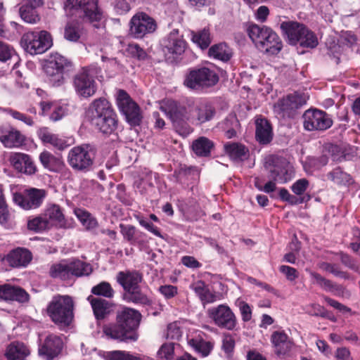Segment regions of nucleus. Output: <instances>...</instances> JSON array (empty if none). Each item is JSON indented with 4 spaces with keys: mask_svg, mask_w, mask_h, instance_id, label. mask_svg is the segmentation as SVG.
Returning <instances> with one entry per match:
<instances>
[{
    "mask_svg": "<svg viewBox=\"0 0 360 360\" xmlns=\"http://www.w3.org/2000/svg\"><path fill=\"white\" fill-rule=\"evenodd\" d=\"M219 81V77L214 70L207 68L193 69L186 75L184 84L191 89L214 86Z\"/></svg>",
    "mask_w": 360,
    "mask_h": 360,
    "instance_id": "9",
    "label": "nucleus"
},
{
    "mask_svg": "<svg viewBox=\"0 0 360 360\" xmlns=\"http://www.w3.org/2000/svg\"><path fill=\"white\" fill-rule=\"evenodd\" d=\"M182 335V331L176 323H172L168 325L167 330V338L178 340Z\"/></svg>",
    "mask_w": 360,
    "mask_h": 360,
    "instance_id": "57",
    "label": "nucleus"
},
{
    "mask_svg": "<svg viewBox=\"0 0 360 360\" xmlns=\"http://www.w3.org/2000/svg\"><path fill=\"white\" fill-rule=\"evenodd\" d=\"M8 115H10L13 119L19 120L25 123L27 126H33L34 120L32 117L27 115L19 111L9 109L7 110Z\"/></svg>",
    "mask_w": 360,
    "mask_h": 360,
    "instance_id": "54",
    "label": "nucleus"
},
{
    "mask_svg": "<svg viewBox=\"0 0 360 360\" xmlns=\"http://www.w3.org/2000/svg\"><path fill=\"white\" fill-rule=\"evenodd\" d=\"M318 266L320 269L326 271H328L333 274L335 276L339 277H345V274L340 271L339 267L334 264H330L328 262H321L318 264Z\"/></svg>",
    "mask_w": 360,
    "mask_h": 360,
    "instance_id": "56",
    "label": "nucleus"
},
{
    "mask_svg": "<svg viewBox=\"0 0 360 360\" xmlns=\"http://www.w3.org/2000/svg\"><path fill=\"white\" fill-rule=\"evenodd\" d=\"M236 304L239 308L242 320L245 322L249 321L252 319V309L250 306L241 300H238Z\"/></svg>",
    "mask_w": 360,
    "mask_h": 360,
    "instance_id": "52",
    "label": "nucleus"
},
{
    "mask_svg": "<svg viewBox=\"0 0 360 360\" xmlns=\"http://www.w3.org/2000/svg\"><path fill=\"white\" fill-rule=\"evenodd\" d=\"M63 347L62 339L56 335L46 336L39 347V354L46 360H53L61 352Z\"/></svg>",
    "mask_w": 360,
    "mask_h": 360,
    "instance_id": "20",
    "label": "nucleus"
},
{
    "mask_svg": "<svg viewBox=\"0 0 360 360\" xmlns=\"http://www.w3.org/2000/svg\"><path fill=\"white\" fill-rule=\"evenodd\" d=\"M309 186V181L306 179H300L296 181L291 186L292 192L297 195H302Z\"/></svg>",
    "mask_w": 360,
    "mask_h": 360,
    "instance_id": "59",
    "label": "nucleus"
},
{
    "mask_svg": "<svg viewBox=\"0 0 360 360\" xmlns=\"http://www.w3.org/2000/svg\"><path fill=\"white\" fill-rule=\"evenodd\" d=\"M90 122L103 134H110L117 127V117L110 103L104 98L95 99L89 105Z\"/></svg>",
    "mask_w": 360,
    "mask_h": 360,
    "instance_id": "2",
    "label": "nucleus"
},
{
    "mask_svg": "<svg viewBox=\"0 0 360 360\" xmlns=\"http://www.w3.org/2000/svg\"><path fill=\"white\" fill-rule=\"evenodd\" d=\"M73 86L79 97L93 96L97 90L93 70L87 67L82 68L73 77Z\"/></svg>",
    "mask_w": 360,
    "mask_h": 360,
    "instance_id": "10",
    "label": "nucleus"
},
{
    "mask_svg": "<svg viewBox=\"0 0 360 360\" xmlns=\"http://www.w3.org/2000/svg\"><path fill=\"white\" fill-rule=\"evenodd\" d=\"M43 214L49 222L51 228H65L66 220L63 210L60 205L55 203L47 204L44 210Z\"/></svg>",
    "mask_w": 360,
    "mask_h": 360,
    "instance_id": "25",
    "label": "nucleus"
},
{
    "mask_svg": "<svg viewBox=\"0 0 360 360\" xmlns=\"http://www.w3.org/2000/svg\"><path fill=\"white\" fill-rule=\"evenodd\" d=\"M174 355V344L166 343L162 345L158 352V356L161 359L170 360Z\"/></svg>",
    "mask_w": 360,
    "mask_h": 360,
    "instance_id": "55",
    "label": "nucleus"
},
{
    "mask_svg": "<svg viewBox=\"0 0 360 360\" xmlns=\"http://www.w3.org/2000/svg\"><path fill=\"white\" fill-rule=\"evenodd\" d=\"M135 219L139 221V224L144 227L146 230L153 233L155 236L161 237V233L158 229L152 223L146 221L141 215H135Z\"/></svg>",
    "mask_w": 360,
    "mask_h": 360,
    "instance_id": "58",
    "label": "nucleus"
},
{
    "mask_svg": "<svg viewBox=\"0 0 360 360\" xmlns=\"http://www.w3.org/2000/svg\"><path fill=\"white\" fill-rule=\"evenodd\" d=\"M271 30L270 27L266 26L252 24L248 27L247 33L252 42L259 46L262 41H264L266 37L269 34Z\"/></svg>",
    "mask_w": 360,
    "mask_h": 360,
    "instance_id": "36",
    "label": "nucleus"
},
{
    "mask_svg": "<svg viewBox=\"0 0 360 360\" xmlns=\"http://www.w3.org/2000/svg\"><path fill=\"white\" fill-rule=\"evenodd\" d=\"M209 56L222 61H228L231 57V52L226 44L221 43L210 47Z\"/></svg>",
    "mask_w": 360,
    "mask_h": 360,
    "instance_id": "43",
    "label": "nucleus"
},
{
    "mask_svg": "<svg viewBox=\"0 0 360 360\" xmlns=\"http://www.w3.org/2000/svg\"><path fill=\"white\" fill-rule=\"evenodd\" d=\"M305 103V97L295 93L279 100L275 105V110L283 117H291L295 115L296 110Z\"/></svg>",
    "mask_w": 360,
    "mask_h": 360,
    "instance_id": "18",
    "label": "nucleus"
},
{
    "mask_svg": "<svg viewBox=\"0 0 360 360\" xmlns=\"http://www.w3.org/2000/svg\"><path fill=\"white\" fill-rule=\"evenodd\" d=\"M34 5H22L19 10L22 20L30 24H36L40 20V16Z\"/></svg>",
    "mask_w": 360,
    "mask_h": 360,
    "instance_id": "42",
    "label": "nucleus"
},
{
    "mask_svg": "<svg viewBox=\"0 0 360 360\" xmlns=\"http://www.w3.org/2000/svg\"><path fill=\"white\" fill-rule=\"evenodd\" d=\"M307 271L309 272L313 283L319 285L326 290H332L333 289V283L330 280L326 279L315 271L307 269Z\"/></svg>",
    "mask_w": 360,
    "mask_h": 360,
    "instance_id": "49",
    "label": "nucleus"
},
{
    "mask_svg": "<svg viewBox=\"0 0 360 360\" xmlns=\"http://www.w3.org/2000/svg\"><path fill=\"white\" fill-rule=\"evenodd\" d=\"M71 64L59 54L52 56L45 65V72L49 77V81L53 86H60L63 83L64 74L69 70Z\"/></svg>",
    "mask_w": 360,
    "mask_h": 360,
    "instance_id": "12",
    "label": "nucleus"
},
{
    "mask_svg": "<svg viewBox=\"0 0 360 360\" xmlns=\"http://www.w3.org/2000/svg\"><path fill=\"white\" fill-rule=\"evenodd\" d=\"M191 35L192 41L202 49H207L211 43L210 33L208 29L204 28L197 32H192Z\"/></svg>",
    "mask_w": 360,
    "mask_h": 360,
    "instance_id": "46",
    "label": "nucleus"
},
{
    "mask_svg": "<svg viewBox=\"0 0 360 360\" xmlns=\"http://www.w3.org/2000/svg\"><path fill=\"white\" fill-rule=\"evenodd\" d=\"M207 314L219 328L232 330L237 325V318L227 304H223L211 307L207 310Z\"/></svg>",
    "mask_w": 360,
    "mask_h": 360,
    "instance_id": "14",
    "label": "nucleus"
},
{
    "mask_svg": "<svg viewBox=\"0 0 360 360\" xmlns=\"http://www.w3.org/2000/svg\"><path fill=\"white\" fill-rule=\"evenodd\" d=\"M271 342L276 354H285L291 348V342L284 331H274L271 336Z\"/></svg>",
    "mask_w": 360,
    "mask_h": 360,
    "instance_id": "30",
    "label": "nucleus"
},
{
    "mask_svg": "<svg viewBox=\"0 0 360 360\" xmlns=\"http://www.w3.org/2000/svg\"><path fill=\"white\" fill-rule=\"evenodd\" d=\"M27 229L34 232H42L51 228L42 213L40 215L28 219Z\"/></svg>",
    "mask_w": 360,
    "mask_h": 360,
    "instance_id": "47",
    "label": "nucleus"
},
{
    "mask_svg": "<svg viewBox=\"0 0 360 360\" xmlns=\"http://www.w3.org/2000/svg\"><path fill=\"white\" fill-rule=\"evenodd\" d=\"M116 278L124 292L139 286V283L142 281L141 274L137 271H120Z\"/></svg>",
    "mask_w": 360,
    "mask_h": 360,
    "instance_id": "29",
    "label": "nucleus"
},
{
    "mask_svg": "<svg viewBox=\"0 0 360 360\" xmlns=\"http://www.w3.org/2000/svg\"><path fill=\"white\" fill-rule=\"evenodd\" d=\"M108 360H143L140 357L133 356L123 351H112L108 354Z\"/></svg>",
    "mask_w": 360,
    "mask_h": 360,
    "instance_id": "51",
    "label": "nucleus"
},
{
    "mask_svg": "<svg viewBox=\"0 0 360 360\" xmlns=\"http://www.w3.org/2000/svg\"><path fill=\"white\" fill-rule=\"evenodd\" d=\"M30 354V349L23 342L18 341L9 344L5 354L8 360H26Z\"/></svg>",
    "mask_w": 360,
    "mask_h": 360,
    "instance_id": "31",
    "label": "nucleus"
},
{
    "mask_svg": "<svg viewBox=\"0 0 360 360\" xmlns=\"http://www.w3.org/2000/svg\"><path fill=\"white\" fill-rule=\"evenodd\" d=\"M65 8L70 12L75 11L77 15L90 22H98L102 18L97 0H66Z\"/></svg>",
    "mask_w": 360,
    "mask_h": 360,
    "instance_id": "8",
    "label": "nucleus"
},
{
    "mask_svg": "<svg viewBox=\"0 0 360 360\" xmlns=\"http://www.w3.org/2000/svg\"><path fill=\"white\" fill-rule=\"evenodd\" d=\"M225 153L234 161H243L248 158V149L243 144L228 142L224 145Z\"/></svg>",
    "mask_w": 360,
    "mask_h": 360,
    "instance_id": "32",
    "label": "nucleus"
},
{
    "mask_svg": "<svg viewBox=\"0 0 360 360\" xmlns=\"http://www.w3.org/2000/svg\"><path fill=\"white\" fill-rule=\"evenodd\" d=\"M141 318L139 311L127 307H123L116 314V321L121 323L130 333H136Z\"/></svg>",
    "mask_w": 360,
    "mask_h": 360,
    "instance_id": "22",
    "label": "nucleus"
},
{
    "mask_svg": "<svg viewBox=\"0 0 360 360\" xmlns=\"http://www.w3.org/2000/svg\"><path fill=\"white\" fill-rule=\"evenodd\" d=\"M29 300V294L22 288L11 284L0 285V301L25 303Z\"/></svg>",
    "mask_w": 360,
    "mask_h": 360,
    "instance_id": "24",
    "label": "nucleus"
},
{
    "mask_svg": "<svg viewBox=\"0 0 360 360\" xmlns=\"http://www.w3.org/2000/svg\"><path fill=\"white\" fill-rule=\"evenodd\" d=\"M65 38L71 41H76L79 38V34L77 29L71 25H68L65 29Z\"/></svg>",
    "mask_w": 360,
    "mask_h": 360,
    "instance_id": "63",
    "label": "nucleus"
},
{
    "mask_svg": "<svg viewBox=\"0 0 360 360\" xmlns=\"http://www.w3.org/2000/svg\"><path fill=\"white\" fill-rule=\"evenodd\" d=\"M75 214L86 230H93L98 227L97 219L87 211L82 209H76Z\"/></svg>",
    "mask_w": 360,
    "mask_h": 360,
    "instance_id": "44",
    "label": "nucleus"
},
{
    "mask_svg": "<svg viewBox=\"0 0 360 360\" xmlns=\"http://www.w3.org/2000/svg\"><path fill=\"white\" fill-rule=\"evenodd\" d=\"M95 155V149L89 144L74 146L68 152V163L77 172H86L94 165Z\"/></svg>",
    "mask_w": 360,
    "mask_h": 360,
    "instance_id": "5",
    "label": "nucleus"
},
{
    "mask_svg": "<svg viewBox=\"0 0 360 360\" xmlns=\"http://www.w3.org/2000/svg\"><path fill=\"white\" fill-rule=\"evenodd\" d=\"M123 299L127 302H133L137 304H151L150 299L142 292L140 285L127 292H124Z\"/></svg>",
    "mask_w": 360,
    "mask_h": 360,
    "instance_id": "38",
    "label": "nucleus"
},
{
    "mask_svg": "<svg viewBox=\"0 0 360 360\" xmlns=\"http://www.w3.org/2000/svg\"><path fill=\"white\" fill-rule=\"evenodd\" d=\"M160 110L170 119L176 131L183 136L193 131L190 123L202 124L210 121L215 115L214 108L208 102L187 99L179 103L173 100L162 102Z\"/></svg>",
    "mask_w": 360,
    "mask_h": 360,
    "instance_id": "1",
    "label": "nucleus"
},
{
    "mask_svg": "<svg viewBox=\"0 0 360 360\" xmlns=\"http://www.w3.org/2000/svg\"><path fill=\"white\" fill-rule=\"evenodd\" d=\"M163 51L173 58L181 55L186 49V41L178 30H172L161 41Z\"/></svg>",
    "mask_w": 360,
    "mask_h": 360,
    "instance_id": "17",
    "label": "nucleus"
},
{
    "mask_svg": "<svg viewBox=\"0 0 360 360\" xmlns=\"http://www.w3.org/2000/svg\"><path fill=\"white\" fill-rule=\"evenodd\" d=\"M157 29L155 20L145 13H138L129 22V34L135 39H141Z\"/></svg>",
    "mask_w": 360,
    "mask_h": 360,
    "instance_id": "13",
    "label": "nucleus"
},
{
    "mask_svg": "<svg viewBox=\"0 0 360 360\" xmlns=\"http://www.w3.org/2000/svg\"><path fill=\"white\" fill-rule=\"evenodd\" d=\"M39 139L44 144H50L58 150H63L65 149L68 144L67 141L58 134L52 133L47 127L40 128L37 131Z\"/></svg>",
    "mask_w": 360,
    "mask_h": 360,
    "instance_id": "28",
    "label": "nucleus"
},
{
    "mask_svg": "<svg viewBox=\"0 0 360 360\" xmlns=\"http://www.w3.org/2000/svg\"><path fill=\"white\" fill-rule=\"evenodd\" d=\"M264 169L268 172V176L277 183L285 184L290 181L294 176L292 165L285 158L276 155H269L266 158Z\"/></svg>",
    "mask_w": 360,
    "mask_h": 360,
    "instance_id": "6",
    "label": "nucleus"
},
{
    "mask_svg": "<svg viewBox=\"0 0 360 360\" xmlns=\"http://www.w3.org/2000/svg\"><path fill=\"white\" fill-rule=\"evenodd\" d=\"M39 159L44 167L51 172H58L65 167L61 158L46 150L40 153Z\"/></svg>",
    "mask_w": 360,
    "mask_h": 360,
    "instance_id": "34",
    "label": "nucleus"
},
{
    "mask_svg": "<svg viewBox=\"0 0 360 360\" xmlns=\"http://www.w3.org/2000/svg\"><path fill=\"white\" fill-rule=\"evenodd\" d=\"M120 232L124 240L131 244H140L143 242L142 238L145 233L136 230L132 225L120 224Z\"/></svg>",
    "mask_w": 360,
    "mask_h": 360,
    "instance_id": "40",
    "label": "nucleus"
},
{
    "mask_svg": "<svg viewBox=\"0 0 360 360\" xmlns=\"http://www.w3.org/2000/svg\"><path fill=\"white\" fill-rule=\"evenodd\" d=\"M65 114V109L63 106L56 104L52 112L49 115V119L53 122H57L61 120Z\"/></svg>",
    "mask_w": 360,
    "mask_h": 360,
    "instance_id": "64",
    "label": "nucleus"
},
{
    "mask_svg": "<svg viewBox=\"0 0 360 360\" xmlns=\"http://www.w3.org/2000/svg\"><path fill=\"white\" fill-rule=\"evenodd\" d=\"M88 300L91 303L96 319H103L106 314L110 313L111 304L107 300L102 298L93 297L91 296L88 297Z\"/></svg>",
    "mask_w": 360,
    "mask_h": 360,
    "instance_id": "37",
    "label": "nucleus"
},
{
    "mask_svg": "<svg viewBox=\"0 0 360 360\" xmlns=\"http://www.w3.org/2000/svg\"><path fill=\"white\" fill-rule=\"evenodd\" d=\"M92 271L90 264L79 259L62 260L59 263L53 264L49 270L52 278L62 280L70 279L72 276H88Z\"/></svg>",
    "mask_w": 360,
    "mask_h": 360,
    "instance_id": "4",
    "label": "nucleus"
},
{
    "mask_svg": "<svg viewBox=\"0 0 360 360\" xmlns=\"http://www.w3.org/2000/svg\"><path fill=\"white\" fill-rule=\"evenodd\" d=\"M21 46L31 55L41 54L53 45L51 35L47 31H29L20 39Z\"/></svg>",
    "mask_w": 360,
    "mask_h": 360,
    "instance_id": "7",
    "label": "nucleus"
},
{
    "mask_svg": "<svg viewBox=\"0 0 360 360\" xmlns=\"http://www.w3.org/2000/svg\"><path fill=\"white\" fill-rule=\"evenodd\" d=\"M158 290L167 300L173 298L178 293L177 287L172 285H161Z\"/></svg>",
    "mask_w": 360,
    "mask_h": 360,
    "instance_id": "60",
    "label": "nucleus"
},
{
    "mask_svg": "<svg viewBox=\"0 0 360 360\" xmlns=\"http://www.w3.org/2000/svg\"><path fill=\"white\" fill-rule=\"evenodd\" d=\"M103 334L108 338L119 340L120 341L132 340L138 339L136 333H129L125 328L117 321L115 323H110L103 326Z\"/></svg>",
    "mask_w": 360,
    "mask_h": 360,
    "instance_id": "23",
    "label": "nucleus"
},
{
    "mask_svg": "<svg viewBox=\"0 0 360 360\" xmlns=\"http://www.w3.org/2000/svg\"><path fill=\"white\" fill-rule=\"evenodd\" d=\"M0 142L8 148H20L25 144V136L9 124L0 125Z\"/></svg>",
    "mask_w": 360,
    "mask_h": 360,
    "instance_id": "19",
    "label": "nucleus"
},
{
    "mask_svg": "<svg viewBox=\"0 0 360 360\" xmlns=\"http://www.w3.org/2000/svg\"><path fill=\"white\" fill-rule=\"evenodd\" d=\"M328 178L339 186H347L352 182L350 175L343 172L340 167H337L329 172Z\"/></svg>",
    "mask_w": 360,
    "mask_h": 360,
    "instance_id": "45",
    "label": "nucleus"
},
{
    "mask_svg": "<svg viewBox=\"0 0 360 360\" xmlns=\"http://www.w3.org/2000/svg\"><path fill=\"white\" fill-rule=\"evenodd\" d=\"M15 51L8 44L0 41V60L6 61L14 54Z\"/></svg>",
    "mask_w": 360,
    "mask_h": 360,
    "instance_id": "62",
    "label": "nucleus"
},
{
    "mask_svg": "<svg viewBox=\"0 0 360 360\" xmlns=\"http://www.w3.org/2000/svg\"><path fill=\"white\" fill-rule=\"evenodd\" d=\"M306 311L311 316H325L326 311L325 308L319 304H311L306 307Z\"/></svg>",
    "mask_w": 360,
    "mask_h": 360,
    "instance_id": "61",
    "label": "nucleus"
},
{
    "mask_svg": "<svg viewBox=\"0 0 360 360\" xmlns=\"http://www.w3.org/2000/svg\"><path fill=\"white\" fill-rule=\"evenodd\" d=\"M91 292L96 295L103 296L107 298H111L114 295V290L110 284L105 281L101 282L93 287Z\"/></svg>",
    "mask_w": 360,
    "mask_h": 360,
    "instance_id": "50",
    "label": "nucleus"
},
{
    "mask_svg": "<svg viewBox=\"0 0 360 360\" xmlns=\"http://www.w3.org/2000/svg\"><path fill=\"white\" fill-rule=\"evenodd\" d=\"M127 51L131 56L136 58L139 60H143L147 56L146 51L136 43L129 44L127 48Z\"/></svg>",
    "mask_w": 360,
    "mask_h": 360,
    "instance_id": "53",
    "label": "nucleus"
},
{
    "mask_svg": "<svg viewBox=\"0 0 360 360\" xmlns=\"http://www.w3.org/2000/svg\"><path fill=\"white\" fill-rule=\"evenodd\" d=\"M302 117L304 128L307 131H324L333 124L330 115L317 109L306 110Z\"/></svg>",
    "mask_w": 360,
    "mask_h": 360,
    "instance_id": "16",
    "label": "nucleus"
},
{
    "mask_svg": "<svg viewBox=\"0 0 360 360\" xmlns=\"http://www.w3.org/2000/svg\"><path fill=\"white\" fill-rule=\"evenodd\" d=\"M8 160L12 167L18 172L33 175L37 172V167L30 155L22 153H11Z\"/></svg>",
    "mask_w": 360,
    "mask_h": 360,
    "instance_id": "21",
    "label": "nucleus"
},
{
    "mask_svg": "<svg viewBox=\"0 0 360 360\" xmlns=\"http://www.w3.org/2000/svg\"><path fill=\"white\" fill-rule=\"evenodd\" d=\"M259 47L267 53L275 55L281 51L283 44L278 34L271 30L269 34L266 37L264 41H262Z\"/></svg>",
    "mask_w": 360,
    "mask_h": 360,
    "instance_id": "33",
    "label": "nucleus"
},
{
    "mask_svg": "<svg viewBox=\"0 0 360 360\" xmlns=\"http://www.w3.org/2000/svg\"><path fill=\"white\" fill-rule=\"evenodd\" d=\"M117 104L120 112L124 115L127 121L131 126L140 124L142 119L140 108L125 91H117Z\"/></svg>",
    "mask_w": 360,
    "mask_h": 360,
    "instance_id": "11",
    "label": "nucleus"
},
{
    "mask_svg": "<svg viewBox=\"0 0 360 360\" xmlns=\"http://www.w3.org/2000/svg\"><path fill=\"white\" fill-rule=\"evenodd\" d=\"M188 345L202 357L207 356L213 349V343L205 341L202 338H190L188 340Z\"/></svg>",
    "mask_w": 360,
    "mask_h": 360,
    "instance_id": "41",
    "label": "nucleus"
},
{
    "mask_svg": "<svg viewBox=\"0 0 360 360\" xmlns=\"http://www.w3.org/2000/svg\"><path fill=\"white\" fill-rule=\"evenodd\" d=\"M74 302L69 295H58L49 303L47 314L51 321L58 326H68L74 319Z\"/></svg>",
    "mask_w": 360,
    "mask_h": 360,
    "instance_id": "3",
    "label": "nucleus"
},
{
    "mask_svg": "<svg viewBox=\"0 0 360 360\" xmlns=\"http://www.w3.org/2000/svg\"><path fill=\"white\" fill-rule=\"evenodd\" d=\"M32 259V252L23 248L11 250L6 256V261L12 267H26Z\"/></svg>",
    "mask_w": 360,
    "mask_h": 360,
    "instance_id": "26",
    "label": "nucleus"
},
{
    "mask_svg": "<svg viewBox=\"0 0 360 360\" xmlns=\"http://www.w3.org/2000/svg\"><path fill=\"white\" fill-rule=\"evenodd\" d=\"M46 195L47 192L44 189L30 188L25 190L22 193H15L13 200L23 210H34L42 205Z\"/></svg>",
    "mask_w": 360,
    "mask_h": 360,
    "instance_id": "15",
    "label": "nucleus"
},
{
    "mask_svg": "<svg viewBox=\"0 0 360 360\" xmlns=\"http://www.w3.org/2000/svg\"><path fill=\"white\" fill-rule=\"evenodd\" d=\"M302 34L299 38L298 44L301 46L307 48H314L318 45V39L316 36L308 28L304 27Z\"/></svg>",
    "mask_w": 360,
    "mask_h": 360,
    "instance_id": "48",
    "label": "nucleus"
},
{
    "mask_svg": "<svg viewBox=\"0 0 360 360\" xmlns=\"http://www.w3.org/2000/svg\"><path fill=\"white\" fill-rule=\"evenodd\" d=\"M256 139L262 144H266L271 141L272 131L266 120L260 118L256 120Z\"/></svg>",
    "mask_w": 360,
    "mask_h": 360,
    "instance_id": "35",
    "label": "nucleus"
},
{
    "mask_svg": "<svg viewBox=\"0 0 360 360\" xmlns=\"http://www.w3.org/2000/svg\"><path fill=\"white\" fill-rule=\"evenodd\" d=\"M305 26L295 21H283L281 23V29L286 35L289 44L296 45L301 37Z\"/></svg>",
    "mask_w": 360,
    "mask_h": 360,
    "instance_id": "27",
    "label": "nucleus"
},
{
    "mask_svg": "<svg viewBox=\"0 0 360 360\" xmlns=\"http://www.w3.org/2000/svg\"><path fill=\"white\" fill-rule=\"evenodd\" d=\"M191 147L197 156L207 157L210 155L214 143L205 136H200L193 141Z\"/></svg>",
    "mask_w": 360,
    "mask_h": 360,
    "instance_id": "39",
    "label": "nucleus"
}]
</instances>
